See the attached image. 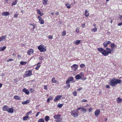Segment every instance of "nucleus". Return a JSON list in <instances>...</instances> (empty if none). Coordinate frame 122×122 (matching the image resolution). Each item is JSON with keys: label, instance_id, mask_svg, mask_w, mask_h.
Here are the masks:
<instances>
[{"label": "nucleus", "instance_id": "nucleus-1", "mask_svg": "<svg viewBox=\"0 0 122 122\" xmlns=\"http://www.w3.org/2000/svg\"><path fill=\"white\" fill-rule=\"evenodd\" d=\"M106 50L102 48H98L97 49V50L101 53L102 55L104 56H108L109 54L111 53L112 51H113L112 49L107 47Z\"/></svg>", "mask_w": 122, "mask_h": 122}, {"label": "nucleus", "instance_id": "nucleus-2", "mask_svg": "<svg viewBox=\"0 0 122 122\" xmlns=\"http://www.w3.org/2000/svg\"><path fill=\"white\" fill-rule=\"evenodd\" d=\"M122 81L120 80L113 78L110 81V84L112 86H115L117 84L121 83Z\"/></svg>", "mask_w": 122, "mask_h": 122}, {"label": "nucleus", "instance_id": "nucleus-3", "mask_svg": "<svg viewBox=\"0 0 122 122\" xmlns=\"http://www.w3.org/2000/svg\"><path fill=\"white\" fill-rule=\"evenodd\" d=\"M37 48L40 51V52H44L46 50V46L43 44L39 45L37 47Z\"/></svg>", "mask_w": 122, "mask_h": 122}, {"label": "nucleus", "instance_id": "nucleus-4", "mask_svg": "<svg viewBox=\"0 0 122 122\" xmlns=\"http://www.w3.org/2000/svg\"><path fill=\"white\" fill-rule=\"evenodd\" d=\"M84 74L82 72H81L79 74H78L76 75L75 76V78L76 80H79L81 79L82 80H85L86 79L85 78H83L84 77Z\"/></svg>", "mask_w": 122, "mask_h": 122}, {"label": "nucleus", "instance_id": "nucleus-5", "mask_svg": "<svg viewBox=\"0 0 122 122\" xmlns=\"http://www.w3.org/2000/svg\"><path fill=\"white\" fill-rule=\"evenodd\" d=\"M32 74V71L31 70H30L25 72L23 77H27L31 76Z\"/></svg>", "mask_w": 122, "mask_h": 122}, {"label": "nucleus", "instance_id": "nucleus-6", "mask_svg": "<svg viewBox=\"0 0 122 122\" xmlns=\"http://www.w3.org/2000/svg\"><path fill=\"white\" fill-rule=\"evenodd\" d=\"M77 109V110H74L72 111L71 113V115L75 117H77L79 114V112Z\"/></svg>", "mask_w": 122, "mask_h": 122}, {"label": "nucleus", "instance_id": "nucleus-7", "mask_svg": "<svg viewBox=\"0 0 122 122\" xmlns=\"http://www.w3.org/2000/svg\"><path fill=\"white\" fill-rule=\"evenodd\" d=\"M78 66V65L75 64L71 66V69L73 71H76L77 69Z\"/></svg>", "mask_w": 122, "mask_h": 122}, {"label": "nucleus", "instance_id": "nucleus-8", "mask_svg": "<svg viewBox=\"0 0 122 122\" xmlns=\"http://www.w3.org/2000/svg\"><path fill=\"white\" fill-rule=\"evenodd\" d=\"M38 19H39L40 23L41 24H44V21L42 19V17L38 16Z\"/></svg>", "mask_w": 122, "mask_h": 122}, {"label": "nucleus", "instance_id": "nucleus-9", "mask_svg": "<svg viewBox=\"0 0 122 122\" xmlns=\"http://www.w3.org/2000/svg\"><path fill=\"white\" fill-rule=\"evenodd\" d=\"M73 78L72 76L70 77H69L67 80L66 82V84H68L70 83V82L72 81L73 79Z\"/></svg>", "mask_w": 122, "mask_h": 122}, {"label": "nucleus", "instance_id": "nucleus-10", "mask_svg": "<svg viewBox=\"0 0 122 122\" xmlns=\"http://www.w3.org/2000/svg\"><path fill=\"white\" fill-rule=\"evenodd\" d=\"M34 53V51L32 49H30L27 51V53L29 55H30L31 54H33Z\"/></svg>", "mask_w": 122, "mask_h": 122}, {"label": "nucleus", "instance_id": "nucleus-11", "mask_svg": "<svg viewBox=\"0 0 122 122\" xmlns=\"http://www.w3.org/2000/svg\"><path fill=\"white\" fill-rule=\"evenodd\" d=\"M110 46L111 48L113 50L115 49V48L117 47V46L115 45L114 43H112L111 44Z\"/></svg>", "mask_w": 122, "mask_h": 122}, {"label": "nucleus", "instance_id": "nucleus-12", "mask_svg": "<svg viewBox=\"0 0 122 122\" xmlns=\"http://www.w3.org/2000/svg\"><path fill=\"white\" fill-rule=\"evenodd\" d=\"M61 95H57L55 97V98L54 99V101L55 102H56L59 99H61L62 97Z\"/></svg>", "mask_w": 122, "mask_h": 122}, {"label": "nucleus", "instance_id": "nucleus-13", "mask_svg": "<svg viewBox=\"0 0 122 122\" xmlns=\"http://www.w3.org/2000/svg\"><path fill=\"white\" fill-rule=\"evenodd\" d=\"M29 25H32L33 26V28H31V27H30V30L32 31L34 30L36 26V24L34 23L32 24L30 23L29 24Z\"/></svg>", "mask_w": 122, "mask_h": 122}, {"label": "nucleus", "instance_id": "nucleus-14", "mask_svg": "<svg viewBox=\"0 0 122 122\" xmlns=\"http://www.w3.org/2000/svg\"><path fill=\"white\" fill-rule=\"evenodd\" d=\"M100 112V109H96L94 112V114L96 116H97Z\"/></svg>", "mask_w": 122, "mask_h": 122}, {"label": "nucleus", "instance_id": "nucleus-15", "mask_svg": "<svg viewBox=\"0 0 122 122\" xmlns=\"http://www.w3.org/2000/svg\"><path fill=\"white\" fill-rule=\"evenodd\" d=\"M6 35L1 36L0 37V42L3 41H5L6 39Z\"/></svg>", "mask_w": 122, "mask_h": 122}, {"label": "nucleus", "instance_id": "nucleus-16", "mask_svg": "<svg viewBox=\"0 0 122 122\" xmlns=\"http://www.w3.org/2000/svg\"><path fill=\"white\" fill-rule=\"evenodd\" d=\"M23 92L25 93L27 95H29V92L27 89L25 88H24L22 90Z\"/></svg>", "mask_w": 122, "mask_h": 122}, {"label": "nucleus", "instance_id": "nucleus-17", "mask_svg": "<svg viewBox=\"0 0 122 122\" xmlns=\"http://www.w3.org/2000/svg\"><path fill=\"white\" fill-rule=\"evenodd\" d=\"M80 110L81 111H83L84 113H86V112L87 109L86 108H83L80 107L77 108V110Z\"/></svg>", "mask_w": 122, "mask_h": 122}, {"label": "nucleus", "instance_id": "nucleus-18", "mask_svg": "<svg viewBox=\"0 0 122 122\" xmlns=\"http://www.w3.org/2000/svg\"><path fill=\"white\" fill-rule=\"evenodd\" d=\"M14 107H12L8 109V110L7 111V112L8 113H12L14 112V110H15L13 109Z\"/></svg>", "mask_w": 122, "mask_h": 122}, {"label": "nucleus", "instance_id": "nucleus-19", "mask_svg": "<svg viewBox=\"0 0 122 122\" xmlns=\"http://www.w3.org/2000/svg\"><path fill=\"white\" fill-rule=\"evenodd\" d=\"M8 109L9 108L7 105H5L2 108V109L4 111H7Z\"/></svg>", "mask_w": 122, "mask_h": 122}, {"label": "nucleus", "instance_id": "nucleus-20", "mask_svg": "<svg viewBox=\"0 0 122 122\" xmlns=\"http://www.w3.org/2000/svg\"><path fill=\"white\" fill-rule=\"evenodd\" d=\"M14 98L16 100L19 101L21 100V98L19 96L17 95L15 96L14 97Z\"/></svg>", "mask_w": 122, "mask_h": 122}, {"label": "nucleus", "instance_id": "nucleus-21", "mask_svg": "<svg viewBox=\"0 0 122 122\" xmlns=\"http://www.w3.org/2000/svg\"><path fill=\"white\" fill-rule=\"evenodd\" d=\"M37 13L40 15V16L41 17L42 16L44 15V14L42 13L39 9H38L37 10Z\"/></svg>", "mask_w": 122, "mask_h": 122}, {"label": "nucleus", "instance_id": "nucleus-22", "mask_svg": "<svg viewBox=\"0 0 122 122\" xmlns=\"http://www.w3.org/2000/svg\"><path fill=\"white\" fill-rule=\"evenodd\" d=\"M61 115L60 114H58L57 115H55L53 117V118L55 119H57L61 117Z\"/></svg>", "mask_w": 122, "mask_h": 122}, {"label": "nucleus", "instance_id": "nucleus-23", "mask_svg": "<svg viewBox=\"0 0 122 122\" xmlns=\"http://www.w3.org/2000/svg\"><path fill=\"white\" fill-rule=\"evenodd\" d=\"M117 101L118 103H120L122 101V99L120 97H118L117 98Z\"/></svg>", "mask_w": 122, "mask_h": 122}, {"label": "nucleus", "instance_id": "nucleus-24", "mask_svg": "<svg viewBox=\"0 0 122 122\" xmlns=\"http://www.w3.org/2000/svg\"><path fill=\"white\" fill-rule=\"evenodd\" d=\"M10 14L9 13L7 12H5L2 14L3 16H6L9 15Z\"/></svg>", "mask_w": 122, "mask_h": 122}, {"label": "nucleus", "instance_id": "nucleus-25", "mask_svg": "<svg viewBox=\"0 0 122 122\" xmlns=\"http://www.w3.org/2000/svg\"><path fill=\"white\" fill-rule=\"evenodd\" d=\"M53 99V97L52 96H50L49 98H48L47 100V103L50 102V100L52 101Z\"/></svg>", "mask_w": 122, "mask_h": 122}, {"label": "nucleus", "instance_id": "nucleus-26", "mask_svg": "<svg viewBox=\"0 0 122 122\" xmlns=\"http://www.w3.org/2000/svg\"><path fill=\"white\" fill-rule=\"evenodd\" d=\"M65 5L68 9H70L71 8V5L68 3H66Z\"/></svg>", "mask_w": 122, "mask_h": 122}, {"label": "nucleus", "instance_id": "nucleus-27", "mask_svg": "<svg viewBox=\"0 0 122 122\" xmlns=\"http://www.w3.org/2000/svg\"><path fill=\"white\" fill-rule=\"evenodd\" d=\"M51 81L53 83H56L58 82V81L55 79V78L54 77L52 78Z\"/></svg>", "mask_w": 122, "mask_h": 122}, {"label": "nucleus", "instance_id": "nucleus-28", "mask_svg": "<svg viewBox=\"0 0 122 122\" xmlns=\"http://www.w3.org/2000/svg\"><path fill=\"white\" fill-rule=\"evenodd\" d=\"M48 0H43L42 3L44 5H45L47 4Z\"/></svg>", "mask_w": 122, "mask_h": 122}, {"label": "nucleus", "instance_id": "nucleus-29", "mask_svg": "<svg viewBox=\"0 0 122 122\" xmlns=\"http://www.w3.org/2000/svg\"><path fill=\"white\" fill-rule=\"evenodd\" d=\"M29 101L28 100H27L25 101H23L22 102V103L23 104H27L29 102Z\"/></svg>", "mask_w": 122, "mask_h": 122}, {"label": "nucleus", "instance_id": "nucleus-30", "mask_svg": "<svg viewBox=\"0 0 122 122\" xmlns=\"http://www.w3.org/2000/svg\"><path fill=\"white\" fill-rule=\"evenodd\" d=\"M89 15V13L88 12L87 10H85V15L86 17H88Z\"/></svg>", "mask_w": 122, "mask_h": 122}, {"label": "nucleus", "instance_id": "nucleus-31", "mask_svg": "<svg viewBox=\"0 0 122 122\" xmlns=\"http://www.w3.org/2000/svg\"><path fill=\"white\" fill-rule=\"evenodd\" d=\"M45 119L46 121L48 122L50 119V117L48 116H46L45 117Z\"/></svg>", "mask_w": 122, "mask_h": 122}, {"label": "nucleus", "instance_id": "nucleus-32", "mask_svg": "<svg viewBox=\"0 0 122 122\" xmlns=\"http://www.w3.org/2000/svg\"><path fill=\"white\" fill-rule=\"evenodd\" d=\"M103 45L104 47H107L108 46V45L107 43V41L104 42L103 43Z\"/></svg>", "mask_w": 122, "mask_h": 122}, {"label": "nucleus", "instance_id": "nucleus-33", "mask_svg": "<svg viewBox=\"0 0 122 122\" xmlns=\"http://www.w3.org/2000/svg\"><path fill=\"white\" fill-rule=\"evenodd\" d=\"M62 120V118H61L60 117L57 119L56 120L57 122H61Z\"/></svg>", "mask_w": 122, "mask_h": 122}, {"label": "nucleus", "instance_id": "nucleus-34", "mask_svg": "<svg viewBox=\"0 0 122 122\" xmlns=\"http://www.w3.org/2000/svg\"><path fill=\"white\" fill-rule=\"evenodd\" d=\"M27 63L26 61H21L20 62V64L22 65H25Z\"/></svg>", "mask_w": 122, "mask_h": 122}, {"label": "nucleus", "instance_id": "nucleus-35", "mask_svg": "<svg viewBox=\"0 0 122 122\" xmlns=\"http://www.w3.org/2000/svg\"><path fill=\"white\" fill-rule=\"evenodd\" d=\"M6 47L5 46H4L3 47H1L0 48V51H3L5 49Z\"/></svg>", "mask_w": 122, "mask_h": 122}, {"label": "nucleus", "instance_id": "nucleus-36", "mask_svg": "<svg viewBox=\"0 0 122 122\" xmlns=\"http://www.w3.org/2000/svg\"><path fill=\"white\" fill-rule=\"evenodd\" d=\"M81 40H77L76 42H75V44L76 45H79L81 43Z\"/></svg>", "mask_w": 122, "mask_h": 122}, {"label": "nucleus", "instance_id": "nucleus-37", "mask_svg": "<svg viewBox=\"0 0 122 122\" xmlns=\"http://www.w3.org/2000/svg\"><path fill=\"white\" fill-rule=\"evenodd\" d=\"M38 122H45L44 119L43 118H40L39 119Z\"/></svg>", "mask_w": 122, "mask_h": 122}, {"label": "nucleus", "instance_id": "nucleus-38", "mask_svg": "<svg viewBox=\"0 0 122 122\" xmlns=\"http://www.w3.org/2000/svg\"><path fill=\"white\" fill-rule=\"evenodd\" d=\"M29 117L28 116H26L24 117H23V119L25 120H26Z\"/></svg>", "mask_w": 122, "mask_h": 122}, {"label": "nucleus", "instance_id": "nucleus-39", "mask_svg": "<svg viewBox=\"0 0 122 122\" xmlns=\"http://www.w3.org/2000/svg\"><path fill=\"white\" fill-rule=\"evenodd\" d=\"M63 106V105L62 104H58L57 105V107L59 108H61Z\"/></svg>", "mask_w": 122, "mask_h": 122}, {"label": "nucleus", "instance_id": "nucleus-40", "mask_svg": "<svg viewBox=\"0 0 122 122\" xmlns=\"http://www.w3.org/2000/svg\"><path fill=\"white\" fill-rule=\"evenodd\" d=\"M17 3V0H15V1H14L11 5V6H13V5H15Z\"/></svg>", "mask_w": 122, "mask_h": 122}, {"label": "nucleus", "instance_id": "nucleus-41", "mask_svg": "<svg viewBox=\"0 0 122 122\" xmlns=\"http://www.w3.org/2000/svg\"><path fill=\"white\" fill-rule=\"evenodd\" d=\"M66 32L65 31H63L62 33V36H63L66 35Z\"/></svg>", "mask_w": 122, "mask_h": 122}, {"label": "nucleus", "instance_id": "nucleus-42", "mask_svg": "<svg viewBox=\"0 0 122 122\" xmlns=\"http://www.w3.org/2000/svg\"><path fill=\"white\" fill-rule=\"evenodd\" d=\"M77 93V92L76 91H74L73 93V94L74 96H76Z\"/></svg>", "mask_w": 122, "mask_h": 122}, {"label": "nucleus", "instance_id": "nucleus-43", "mask_svg": "<svg viewBox=\"0 0 122 122\" xmlns=\"http://www.w3.org/2000/svg\"><path fill=\"white\" fill-rule=\"evenodd\" d=\"M94 32H95L97 31V29L96 27H95L94 28H93L91 29Z\"/></svg>", "mask_w": 122, "mask_h": 122}, {"label": "nucleus", "instance_id": "nucleus-44", "mask_svg": "<svg viewBox=\"0 0 122 122\" xmlns=\"http://www.w3.org/2000/svg\"><path fill=\"white\" fill-rule=\"evenodd\" d=\"M44 59V57L42 56H40L39 57V59L40 60H42Z\"/></svg>", "mask_w": 122, "mask_h": 122}, {"label": "nucleus", "instance_id": "nucleus-45", "mask_svg": "<svg viewBox=\"0 0 122 122\" xmlns=\"http://www.w3.org/2000/svg\"><path fill=\"white\" fill-rule=\"evenodd\" d=\"M29 91L31 93L34 92V90L33 89L31 88H30L29 89Z\"/></svg>", "mask_w": 122, "mask_h": 122}, {"label": "nucleus", "instance_id": "nucleus-46", "mask_svg": "<svg viewBox=\"0 0 122 122\" xmlns=\"http://www.w3.org/2000/svg\"><path fill=\"white\" fill-rule=\"evenodd\" d=\"M85 65L84 64H81L80 65V66L81 68H82L83 67H85Z\"/></svg>", "mask_w": 122, "mask_h": 122}, {"label": "nucleus", "instance_id": "nucleus-47", "mask_svg": "<svg viewBox=\"0 0 122 122\" xmlns=\"http://www.w3.org/2000/svg\"><path fill=\"white\" fill-rule=\"evenodd\" d=\"M48 37L50 39H52L53 38L52 36L50 35L48 36Z\"/></svg>", "mask_w": 122, "mask_h": 122}, {"label": "nucleus", "instance_id": "nucleus-48", "mask_svg": "<svg viewBox=\"0 0 122 122\" xmlns=\"http://www.w3.org/2000/svg\"><path fill=\"white\" fill-rule=\"evenodd\" d=\"M47 86L46 85H45L44 87V89L46 90H47Z\"/></svg>", "mask_w": 122, "mask_h": 122}, {"label": "nucleus", "instance_id": "nucleus-49", "mask_svg": "<svg viewBox=\"0 0 122 122\" xmlns=\"http://www.w3.org/2000/svg\"><path fill=\"white\" fill-rule=\"evenodd\" d=\"M76 32L77 33H78L79 32V29L78 28H77L76 30Z\"/></svg>", "mask_w": 122, "mask_h": 122}, {"label": "nucleus", "instance_id": "nucleus-50", "mask_svg": "<svg viewBox=\"0 0 122 122\" xmlns=\"http://www.w3.org/2000/svg\"><path fill=\"white\" fill-rule=\"evenodd\" d=\"M32 113V111H30L28 112L26 114L27 115H29L31 113Z\"/></svg>", "mask_w": 122, "mask_h": 122}, {"label": "nucleus", "instance_id": "nucleus-51", "mask_svg": "<svg viewBox=\"0 0 122 122\" xmlns=\"http://www.w3.org/2000/svg\"><path fill=\"white\" fill-rule=\"evenodd\" d=\"M93 110V109L92 108H89L88 109V110L89 111V112H90L92 110Z\"/></svg>", "mask_w": 122, "mask_h": 122}, {"label": "nucleus", "instance_id": "nucleus-52", "mask_svg": "<svg viewBox=\"0 0 122 122\" xmlns=\"http://www.w3.org/2000/svg\"><path fill=\"white\" fill-rule=\"evenodd\" d=\"M41 62H39L38 63H37L36 65H37V66H39L40 67L41 66V65H40V64H41Z\"/></svg>", "mask_w": 122, "mask_h": 122}, {"label": "nucleus", "instance_id": "nucleus-53", "mask_svg": "<svg viewBox=\"0 0 122 122\" xmlns=\"http://www.w3.org/2000/svg\"><path fill=\"white\" fill-rule=\"evenodd\" d=\"M81 101V102H86L87 101L86 100L84 99H83Z\"/></svg>", "mask_w": 122, "mask_h": 122}, {"label": "nucleus", "instance_id": "nucleus-54", "mask_svg": "<svg viewBox=\"0 0 122 122\" xmlns=\"http://www.w3.org/2000/svg\"><path fill=\"white\" fill-rule=\"evenodd\" d=\"M13 59H10L9 60H7V61L8 62H9V61H13Z\"/></svg>", "mask_w": 122, "mask_h": 122}, {"label": "nucleus", "instance_id": "nucleus-55", "mask_svg": "<svg viewBox=\"0 0 122 122\" xmlns=\"http://www.w3.org/2000/svg\"><path fill=\"white\" fill-rule=\"evenodd\" d=\"M85 23H84L83 24H82L81 25V27L82 28H83L85 27Z\"/></svg>", "mask_w": 122, "mask_h": 122}, {"label": "nucleus", "instance_id": "nucleus-56", "mask_svg": "<svg viewBox=\"0 0 122 122\" xmlns=\"http://www.w3.org/2000/svg\"><path fill=\"white\" fill-rule=\"evenodd\" d=\"M18 14H15L14 15V18H16L18 17Z\"/></svg>", "mask_w": 122, "mask_h": 122}, {"label": "nucleus", "instance_id": "nucleus-57", "mask_svg": "<svg viewBox=\"0 0 122 122\" xmlns=\"http://www.w3.org/2000/svg\"><path fill=\"white\" fill-rule=\"evenodd\" d=\"M107 45H109L110 44H111V42L110 41H107Z\"/></svg>", "mask_w": 122, "mask_h": 122}, {"label": "nucleus", "instance_id": "nucleus-58", "mask_svg": "<svg viewBox=\"0 0 122 122\" xmlns=\"http://www.w3.org/2000/svg\"><path fill=\"white\" fill-rule=\"evenodd\" d=\"M40 112H38L36 114V117H37L39 115V114Z\"/></svg>", "mask_w": 122, "mask_h": 122}, {"label": "nucleus", "instance_id": "nucleus-59", "mask_svg": "<svg viewBox=\"0 0 122 122\" xmlns=\"http://www.w3.org/2000/svg\"><path fill=\"white\" fill-rule=\"evenodd\" d=\"M117 25L118 26H120L121 25H122V22H120Z\"/></svg>", "mask_w": 122, "mask_h": 122}, {"label": "nucleus", "instance_id": "nucleus-60", "mask_svg": "<svg viewBox=\"0 0 122 122\" xmlns=\"http://www.w3.org/2000/svg\"><path fill=\"white\" fill-rule=\"evenodd\" d=\"M39 68L40 67L39 66H37L36 67L35 69L36 70H38L39 69Z\"/></svg>", "mask_w": 122, "mask_h": 122}, {"label": "nucleus", "instance_id": "nucleus-61", "mask_svg": "<svg viewBox=\"0 0 122 122\" xmlns=\"http://www.w3.org/2000/svg\"><path fill=\"white\" fill-rule=\"evenodd\" d=\"M14 82H17L18 81V80H17L16 79H14Z\"/></svg>", "mask_w": 122, "mask_h": 122}, {"label": "nucleus", "instance_id": "nucleus-62", "mask_svg": "<svg viewBox=\"0 0 122 122\" xmlns=\"http://www.w3.org/2000/svg\"><path fill=\"white\" fill-rule=\"evenodd\" d=\"M67 84V86H68V88H69L70 86L71 85L70 84H69V83H68V84Z\"/></svg>", "mask_w": 122, "mask_h": 122}, {"label": "nucleus", "instance_id": "nucleus-63", "mask_svg": "<svg viewBox=\"0 0 122 122\" xmlns=\"http://www.w3.org/2000/svg\"><path fill=\"white\" fill-rule=\"evenodd\" d=\"M5 3V4H7L8 3V0H4Z\"/></svg>", "mask_w": 122, "mask_h": 122}, {"label": "nucleus", "instance_id": "nucleus-64", "mask_svg": "<svg viewBox=\"0 0 122 122\" xmlns=\"http://www.w3.org/2000/svg\"><path fill=\"white\" fill-rule=\"evenodd\" d=\"M106 87L108 88H109L110 87V86L108 85H106Z\"/></svg>", "mask_w": 122, "mask_h": 122}]
</instances>
